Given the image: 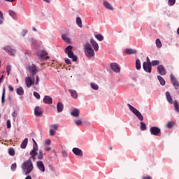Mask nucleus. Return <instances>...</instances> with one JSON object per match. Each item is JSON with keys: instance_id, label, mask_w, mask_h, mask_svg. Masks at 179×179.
<instances>
[{"instance_id": "f257e3e1", "label": "nucleus", "mask_w": 179, "mask_h": 179, "mask_svg": "<svg viewBox=\"0 0 179 179\" xmlns=\"http://www.w3.org/2000/svg\"><path fill=\"white\" fill-rule=\"evenodd\" d=\"M23 171H25V176H29L34 167L33 166V162L29 158L28 160L23 162L22 165Z\"/></svg>"}, {"instance_id": "f03ea898", "label": "nucleus", "mask_w": 179, "mask_h": 179, "mask_svg": "<svg viewBox=\"0 0 179 179\" xmlns=\"http://www.w3.org/2000/svg\"><path fill=\"white\" fill-rule=\"evenodd\" d=\"M72 48H73L72 45H69L65 48L64 51L66 54H67L69 58H71L73 62H76V61H78V56L73 54V52H72Z\"/></svg>"}, {"instance_id": "7ed1b4c3", "label": "nucleus", "mask_w": 179, "mask_h": 179, "mask_svg": "<svg viewBox=\"0 0 179 179\" xmlns=\"http://www.w3.org/2000/svg\"><path fill=\"white\" fill-rule=\"evenodd\" d=\"M84 48H85V55L87 57H94V50H93V48H92V45H90V43H87L84 45Z\"/></svg>"}, {"instance_id": "20e7f679", "label": "nucleus", "mask_w": 179, "mask_h": 179, "mask_svg": "<svg viewBox=\"0 0 179 179\" xmlns=\"http://www.w3.org/2000/svg\"><path fill=\"white\" fill-rule=\"evenodd\" d=\"M127 107L129 108L130 111H132L133 114L138 118L139 121H142L143 120V115H142V113H141L139 110L134 108V106L129 103L127 104Z\"/></svg>"}, {"instance_id": "39448f33", "label": "nucleus", "mask_w": 179, "mask_h": 179, "mask_svg": "<svg viewBox=\"0 0 179 179\" xmlns=\"http://www.w3.org/2000/svg\"><path fill=\"white\" fill-rule=\"evenodd\" d=\"M150 132L151 135H154L155 136H159V135H161L162 134V131L160 130V128L157 127H150Z\"/></svg>"}, {"instance_id": "423d86ee", "label": "nucleus", "mask_w": 179, "mask_h": 179, "mask_svg": "<svg viewBox=\"0 0 179 179\" xmlns=\"http://www.w3.org/2000/svg\"><path fill=\"white\" fill-rule=\"evenodd\" d=\"M27 69L30 72V73H31L32 76H34V75L38 72V69L34 64L28 65Z\"/></svg>"}, {"instance_id": "0eeeda50", "label": "nucleus", "mask_w": 179, "mask_h": 179, "mask_svg": "<svg viewBox=\"0 0 179 179\" xmlns=\"http://www.w3.org/2000/svg\"><path fill=\"white\" fill-rule=\"evenodd\" d=\"M25 83L27 87H31L32 85H34V76L32 77L28 76L25 78Z\"/></svg>"}, {"instance_id": "6e6552de", "label": "nucleus", "mask_w": 179, "mask_h": 179, "mask_svg": "<svg viewBox=\"0 0 179 179\" xmlns=\"http://www.w3.org/2000/svg\"><path fill=\"white\" fill-rule=\"evenodd\" d=\"M4 51L7 52L9 55L15 56L16 54V50L12 48V47L7 45L3 48Z\"/></svg>"}, {"instance_id": "1a4fd4ad", "label": "nucleus", "mask_w": 179, "mask_h": 179, "mask_svg": "<svg viewBox=\"0 0 179 179\" xmlns=\"http://www.w3.org/2000/svg\"><path fill=\"white\" fill-rule=\"evenodd\" d=\"M170 79H171V81L172 83V85H173V87L175 89H176V90L178 89V87H179V83L177 80V78H176V77L174 76V75L171 74L170 75Z\"/></svg>"}, {"instance_id": "9d476101", "label": "nucleus", "mask_w": 179, "mask_h": 179, "mask_svg": "<svg viewBox=\"0 0 179 179\" xmlns=\"http://www.w3.org/2000/svg\"><path fill=\"white\" fill-rule=\"evenodd\" d=\"M110 69L113 72H116V73H118V72H120L121 71V67H120V65L117 63H111Z\"/></svg>"}, {"instance_id": "9b49d317", "label": "nucleus", "mask_w": 179, "mask_h": 179, "mask_svg": "<svg viewBox=\"0 0 179 179\" xmlns=\"http://www.w3.org/2000/svg\"><path fill=\"white\" fill-rule=\"evenodd\" d=\"M157 72L159 75L162 76H164L166 73H167V71H166V69L164 68V66L163 65H158L157 68Z\"/></svg>"}, {"instance_id": "f8f14e48", "label": "nucleus", "mask_w": 179, "mask_h": 179, "mask_svg": "<svg viewBox=\"0 0 179 179\" xmlns=\"http://www.w3.org/2000/svg\"><path fill=\"white\" fill-rule=\"evenodd\" d=\"M143 68L148 73H152V64H148L146 62L143 64Z\"/></svg>"}, {"instance_id": "ddd939ff", "label": "nucleus", "mask_w": 179, "mask_h": 179, "mask_svg": "<svg viewBox=\"0 0 179 179\" xmlns=\"http://www.w3.org/2000/svg\"><path fill=\"white\" fill-rule=\"evenodd\" d=\"M38 151V148H33L31 150V151L30 152L29 155H30V157L29 159L31 160V159H33V160H36V156H37L38 153L37 152Z\"/></svg>"}, {"instance_id": "4468645a", "label": "nucleus", "mask_w": 179, "mask_h": 179, "mask_svg": "<svg viewBox=\"0 0 179 179\" xmlns=\"http://www.w3.org/2000/svg\"><path fill=\"white\" fill-rule=\"evenodd\" d=\"M34 114L37 117H41L43 115V108L40 106H36L34 108Z\"/></svg>"}, {"instance_id": "2eb2a0df", "label": "nucleus", "mask_w": 179, "mask_h": 179, "mask_svg": "<svg viewBox=\"0 0 179 179\" xmlns=\"http://www.w3.org/2000/svg\"><path fill=\"white\" fill-rule=\"evenodd\" d=\"M72 152L74 153V155H76V156H80V157L83 156V151L78 148H73Z\"/></svg>"}, {"instance_id": "dca6fc26", "label": "nucleus", "mask_w": 179, "mask_h": 179, "mask_svg": "<svg viewBox=\"0 0 179 179\" xmlns=\"http://www.w3.org/2000/svg\"><path fill=\"white\" fill-rule=\"evenodd\" d=\"M36 166L40 171H42L43 173L45 171V166H44V163H43V161H38L36 162Z\"/></svg>"}, {"instance_id": "f3484780", "label": "nucleus", "mask_w": 179, "mask_h": 179, "mask_svg": "<svg viewBox=\"0 0 179 179\" xmlns=\"http://www.w3.org/2000/svg\"><path fill=\"white\" fill-rule=\"evenodd\" d=\"M39 57L41 58V59H48V53L44 50H41L39 52Z\"/></svg>"}, {"instance_id": "a211bd4d", "label": "nucleus", "mask_w": 179, "mask_h": 179, "mask_svg": "<svg viewBox=\"0 0 179 179\" xmlns=\"http://www.w3.org/2000/svg\"><path fill=\"white\" fill-rule=\"evenodd\" d=\"M43 103H45V104H52V98L50 96H45Z\"/></svg>"}, {"instance_id": "6ab92c4d", "label": "nucleus", "mask_w": 179, "mask_h": 179, "mask_svg": "<svg viewBox=\"0 0 179 179\" xmlns=\"http://www.w3.org/2000/svg\"><path fill=\"white\" fill-rule=\"evenodd\" d=\"M90 43L92 45L94 51H99V44L97 43V42H96V41H94V39L91 38Z\"/></svg>"}, {"instance_id": "aec40b11", "label": "nucleus", "mask_w": 179, "mask_h": 179, "mask_svg": "<svg viewBox=\"0 0 179 179\" xmlns=\"http://www.w3.org/2000/svg\"><path fill=\"white\" fill-rule=\"evenodd\" d=\"M125 52L128 55H134V54H136V52H138V50H136L135 49L127 48L125 50Z\"/></svg>"}, {"instance_id": "412c9836", "label": "nucleus", "mask_w": 179, "mask_h": 179, "mask_svg": "<svg viewBox=\"0 0 179 179\" xmlns=\"http://www.w3.org/2000/svg\"><path fill=\"white\" fill-rule=\"evenodd\" d=\"M57 113H62L64 111V104L61 102H58L57 104Z\"/></svg>"}, {"instance_id": "4be33fe9", "label": "nucleus", "mask_w": 179, "mask_h": 179, "mask_svg": "<svg viewBox=\"0 0 179 179\" xmlns=\"http://www.w3.org/2000/svg\"><path fill=\"white\" fill-rule=\"evenodd\" d=\"M103 6L106 8V9H109L110 10H114V8H113V6L108 1H103Z\"/></svg>"}, {"instance_id": "5701e85b", "label": "nucleus", "mask_w": 179, "mask_h": 179, "mask_svg": "<svg viewBox=\"0 0 179 179\" xmlns=\"http://www.w3.org/2000/svg\"><path fill=\"white\" fill-rule=\"evenodd\" d=\"M166 100L169 103V104H173V97H171V95L169 92H166Z\"/></svg>"}, {"instance_id": "b1692460", "label": "nucleus", "mask_w": 179, "mask_h": 179, "mask_svg": "<svg viewBox=\"0 0 179 179\" xmlns=\"http://www.w3.org/2000/svg\"><path fill=\"white\" fill-rule=\"evenodd\" d=\"M29 142V138H26L22 142L20 148L21 149H26V146H27V143Z\"/></svg>"}, {"instance_id": "393cba45", "label": "nucleus", "mask_w": 179, "mask_h": 179, "mask_svg": "<svg viewBox=\"0 0 179 179\" xmlns=\"http://www.w3.org/2000/svg\"><path fill=\"white\" fill-rule=\"evenodd\" d=\"M69 93H71V97L73 99H78V93L74 90H69Z\"/></svg>"}, {"instance_id": "a878e982", "label": "nucleus", "mask_w": 179, "mask_h": 179, "mask_svg": "<svg viewBox=\"0 0 179 179\" xmlns=\"http://www.w3.org/2000/svg\"><path fill=\"white\" fill-rule=\"evenodd\" d=\"M16 92L17 94H18L19 96H23V94H24V91L23 90V87H22L17 88Z\"/></svg>"}, {"instance_id": "bb28decb", "label": "nucleus", "mask_w": 179, "mask_h": 179, "mask_svg": "<svg viewBox=\"0 0 179 179\" xmlns=\"http://www.w3.org/2000/svg\"><path fill=\"white\" fill-rule=\"evenodd\" d=\"M71 115L73 117H79V109L75 108L73 110V111L71 113Z\"/></svg>"}, {"instance_id": "cd10ccee", "label": "nucleus", "mask_w": 179, "mask_h": 179, "mask_svg": "<svg viewBox=\"0 0 179 179\" xmlns=\"http://www.w3.org/2000/svg\"><path fill=\"white\" fill-rule=\"evenodd\" d=\"M157 79L159 81L160 85H162V86H164V85H166V80H164V78H163V77H162L161 76H158Z\"/></svg>"}, {"instance_id": "c85d7f7f", "label": "nucleus", "mask_w": 179, "mask_h": 179, "mask_svg": "<svg viewBox=\"0 0 179 179\" xmlns=\"http://www.w3.org/2000/svg\"><path fill=\"white\" fill-rule=\"evenodd\" d=\"M76 24H78V27H80V29L83 27V26L82 25V19L80 18V17H78L76 18Z\"/></svg>"}, {"instance_id": "c756f323", "label": "nucleus", "mask_w": 179, "mask_h": 179, "mask_svg": "<svg viewBox=\"0 0 179 179\" xmlns=\"http://www.w3.org/2000/svg\"><path fill=\"white\" fill-rule=\"evenodd\" d=\"M62 38L64 41H66V43H68L69 44L71 43V38H69L66 34L62 35Z\"/></svg>"}, {"instance_id": "7c9ffc66", "label": "nucleus", "mask_w": 179, "mask_h": 179, "mask_svg": "<svg viewBox=\"0 0 179 179\" xmlns=\"http://www.w3.org/2000/svg\"><path fill=\"white\" fill-rule=\"evenodd\" d=\"M38 155V160H43L44 155L43 154V150H39Z\"/></svg>"}, {"instance_id": "2f4dec72", "label": "nucleus", "mask_w": 179, "mask_h": 179, "mask_svg": "<svg viewBox=\"0 0 179 179\" xmlns=\"http://www.w3.org/2000/svg\"><path fill=\"white\" fill-rule=\"evenodd\" d=\"M8 13H9L10 16H11V17H13V19H16V17H17L16 13H15V11H13L12 10H10L8 11Z\"/></svg>"}, {"instance_id": "473e14b6", "label": "nucleus", "mask_w": 179, "mask_h": 179, "mask_svg": "<svg viewBox=\"0 0 179 179\" xmlns=\"http://www.w3.org/2000/svg\"><path fill=\"white\" fill-rule=\"evenodd\" d=\"M140 124H141L140 128L141 131H146V129H148V127H146V124H145V122H141Z\"/></svg>"}, {"instance_id": "72a5a7b5", "label": "nucleus", "mask_w": 179, "mask_h": 179, "mask_svg": "<svg viewBox=\"0 0 179 179\" xmlns=\"http://www.w3.org/2000/svg\"><path fill=\"white\" fill-rule=\"evenodd\" d=\"M173 106H174L176 111L179 113V103H178V101L175 100Z\"/></svg>"}, {"instance_id": "f704fd0d", "label": "nucleus", "mask_w": 179, "mask_h": 179, "mask_svg": "<svg viewBox=\"0 0 179 179\" xmlns=\"http://www.w3.org/2000/svg\"><path fill=\"white\" fill-rule=\"evenodd\" d=\"M136 68L138 71H139V69H141V60L139 59H137L136 60Z\"/></svg>"}, {"instance_id": "c9c22d12", "label": "nucleus", "mask_w": 179, "mask_h": 179, "mask_svg": "<svg viewBox=\"0 0 179 179\" xmlns=\"http://www.w3.org/2000/svg\"><path fill=\"white\" fill-rule=\"evenodd\" d=\"M95 37L96 38H97V40H99V41H103V40H104V36H103L101 34H98L95 35Z\"/></svg>"}, {"instance_id": "e433bc0d", "label": "nucleus", "mask_w": 179, "mask_h": 179, "mask_svg": "<svg viewBox=\"0 0 179 179\" xmlns=\"http://www.w3.org/2000/svg\"><path fill=\"white\" fill-rule=\"evenodd\" d=\"M160 64V61L159 60H153L151 62V67L152 66H157V65H159Z\"/></svg>"}, {"instance_id": "4c0bfd02", "label": "nucleus", "mask_w": 179, "mask_h": 179, "mask_svg": "<svg viewBox=\"0 0 179 179\" xmlns=\"http://www.w3.org/2000/svg\"><path fill=\"white\" fill-rule=\"evenodd\" d=\"M91 87L94 90H99V85H97L96 83H91Z\"/></svg>"}, {"instance_id": "58836bf2", "label": "nucleus", "mask_w": 179, "mask_h": 179, "mask_svg": "<svg viewBox=\"0 0 179 179\" xmlns=\"http://www.w3.org/2000/svg\"><path fill=\"white\" fill-rule=\"evenodd\" d=\"M156 46L157 48H162V41H160V39H157L155 41Z\"/></svg>"}, {"instance_id": "ea45409f", "label": "nucleus", "mask_w": 179, "mask_h": 179, "mask_svg": "<svg viewBox=\"0 0 179 179\" xmlns=\"http://www.w3.org/2000/svg\"><path fill=\"white\" fill-rule=\"evenodd\" d=\"M1 103L3 104L5 103V86L3 87V94L1 96Z\"/></svg>"}, {"instance_id": "a19ab883", "label": "nucleus", "mask_w": 179, "mask_h": 179, "mask_svg": "<svg viewBox=\"0 0 179 179\" xmlns=\"http://www.w3.org/2000/svg\"><path fill=\"white\" fill-rule=\"evenodd\" d=\"M7 75L9 76V73H10V71H12V66L8 64L6 66Z\"/></svg>"}, {"instance_id": "79ce46f5", "label": "nucleus", "mask_w": 179, "mask_h": 179, "mask_svg": "<svg viewBox=\"0 0 179 179\" xmlns=\"http://www.w3.org/2000/svg\"><path fill=\"white\" fill-rule=\"evenodd\" d=\"M8 154L10 155V156H15V149L9 148L8 149Z\"/></svg>"}, {"instance_id": "37998d69", "label": "nucleus", "mask_w": 179, "mask_h": 179, "mask_svg": "<svg viewBox=\"0 0 179 179\" xmlns=\"http://www.w3.org/2000/svg\"><path fill=\"white\" fill-rule=\"evenodd\" d=\"M167 128H173L174 127V122H169L166 124Z\"/></svg>"}, {"instance_id": "c03bdc74", "label": "nucleus", "mask_w": 179, "mask_h": 179, "mask_svg": "<svg viewBox=\"0 0 179 179\" xmlns=\"http://www.w3.org/2000/svg\"><path fill=\"white\" fill-rule=\"evenodd\" d=\"M75 124H76V125H77V127H79V126L82 125V124H83V122L81 120H78L75 122Z\"/></svg>"}, {"instance_id": "a18cd8bd", "label": "nucleus", "mask_w": 179, "mask_h": 179, "mask_svg": "<svg viewBox=\"0 0 179 179\" xmlns=\"http://www.w3.org/2000/svg\"><path fill=\"white\" fill-rule=\"evenodd\" d=\"M32 141L34 143L33 148L38 149V145H37V142H36V140H34V138H33Z\"/></svg>"}, {"instance_id": "49530a36", "label": "nucleus", "mask_w": 179, "mask_h": 179, "mask_svg": "<svg viewBox=\"0 0 179 179\" xmlns=\"http://www.w3.org/2000/svg\"><path fill=\"white\" fill-rule=\"evenodd\" d=\"M34 97H36V99H37L38 100H40V94H38V92H34Z\"/></svg>"}, {"instance_id": "de8ad7c7", "label": "nucleus", "mask_w": 179, "mask_h": 179, "mask_svg": "<svg viewBox=\"0 0 179 179\" xmlns=\"http://www.w3.org/2000/svg\"><path fill=\"white\" fill-rule=\"evenodd\" d=\"M49 134H50V136H54V135H55V130L50 129Z\"/></svg>"}, {"instance_id": "09e8293b", "label": "nucleus", "mask_w": 179, "mask_h": 179, "mask_svg": "<svg viewBox=\"0 0 179 179\" xmlns=\"http://www.w3.org/2000/svg\"><path fill=\"white\" fill-rule=\"evenodd\" d=\"M17 167V166L16 165V163H14L11 165V170L13 171H15V170H16V168Z\"/></svg>"}, {"instance_id": "8fccbe9b", "label": "nucleus", "mask_w": 179, "mask_h": 179, "mask_svg": "<svg viewBox=\"0 0 179 179\" xmlns=\"http://www.w3.org/2000/svg\"><path fill=\"white\" fill-rule=\"evenodd\" d=\"M52 128L55 131H57L58 129V124H52L50 126V129Z\"/></svg>"}, {"instance_id": "3c124183", "label": "nucleus", "mask_w": 179, "mask_h": 179, "mask_svg": "<svg viewBox=\"0 0 179 179\" xmlns=\"http://www.w3.org/2000/svg\"><path fill=\"white\" fill-rule=\"evenodd\" d=\"M174 3H176V0H169V5L170 6H173V5H174Z\"/></svg>"}, {"instance_id": "603ef678", "label": "nucleus", "mask_w": 179, "mask_h": 179, "mask_svg": "<svg viewBox=\"0 0 179 179\" xmlns=\"http://www.w3.org/2000/svg\"><path fill=\"white\" fill-rule=\"evenodd\" d=\"M12 127V123L10 122V120H7V128L9 129Z\"/></svg>"}, {"instance_id": "864d4df0", "label": "nucleus", "mask_w": 179, "mask_h": 179, "mask_svg": "<svg viewBox=\"0 0 179 179\" xmlns=\"http://www.w3.org/2000/svg\"><path fill=\"white\" fill-rule=\"evenodd\" d=\"M27 32H28L27 30L24 29V30L22 31V32L21 33V36H22V37H24V36H26V34H27Z\"/></svg>"}, {"instance_id": "5fc2aeb1", "label": "nucleus", "mask_w": 179, "mask_h": 179, "mask_svg": "<svg viewBox=\"0 0 179 179\" xmlns=\"http://www.w3.org/2000/svg\"><path fill=\"white\" fill-rule=\"evenodd\" d=\"M65 62L67 64V65H71V64H72V62H71V59H66Z\"/></svg>"}, {"instance_id": "6e6d98bb", "label": "nucleus", "mask_w": 179, "mask_h": 179, "mask_svg": "<svg viewBox=\"0 0 179 179\" xmlns=\"http://www.w3.org/2000/svg\"><path fill=\"white\" fill-rule=\"evenodd\" d=\"M146 59H147V62H145L146 64H150V65H152V62H150V59H149V57H146Z\"/></svg>"}, {"instance_id": "4d7b16f0", "label": "nucleus", "mask_w": 179, "mask_h": 179, "mask_svg": "<svg viewBox=\"0 0 179 179\" xmlns=\"http://www.w3.org/2000/svg\"><path fill=\"white\" fill-rule=\"evenodd\" d=\"M38 82H40V78L38 77V76H36L35 85H38Z\"/></svg>"}, {"instance_id": "13d9d810", "label": "nucleus", "mask_w": 179, "mask_h": 179, "mask_svg": "<svg viewBox=\"0 0 179 179\" xmlns=\"http://www.w3.org/2000/svg\"><path fill=\"white\" fill-rule=\"evenodd\" d=\"M45 145H51V140H50V139L46 140Z\"/></svg>"}, {"instance_id": "bf43d9fd", "label": "nucleus", "mask_w": 179, "mask_h": 179, "mask_svg": "<svg viewBox=\"0 0 179 179\" xmlns=\"http://www.w3.org/2000/svg\"><path fill=\"white\" fill-rule=\"evenodd\" d=\"M8 89L10 92H13L14 90L13 87H12V85H8Z\"/></svg>"}, {"instance_id": "052dcab7", "label": "nucleus", "mask_w": 179, "mask_h": 179, "mask_svg": "<svg viewBox=\"0 0 179 179\" xmlns=\"http://www.w3.org/2000/svg\"><path fill=\"white\" fill-rule=\"evenodd\" d=\"M62 154L64 157H66V156H68V154L66 152V151H62Z\"/></svg>"}, {"instance_id": "680f3d73", "label": "nucleus", "mask_w": 179, "mask_h": 179, "mask_svg": "<svg viewBox=\"0 0 179 179\" xmlns=\"http://www.w3.org/2000/svg\"><path fill=\"white\" fill-rule=\"evenodd\" d=\"M0 19H2V20H3V14L2 13V11H0Z\"/></svg>"}, {"instance_id": "e2e57ef3", "label": "nucleus", "mask_w": 179, "mask_h": 179, "mask_svg": "<svg viewBox=\"0 0 179 179\" xmlns=\"http://www.w3.org/2000/svg\"><path fill=\"white\" fill-rule=\"evenodd\" d=\"M45 150L46 152H50V150H51V148H50V147L45 148Z\"/></svg>"}, {"instance_id": "0e129e2a", "label": "nucleus", "mask_w": 179, "mask_h": 179, "mask_svg": "<svg viewBox=\"0 0 179 179\" xmlns=\"http://www.w3.org/2000/svg\"><path fill=\"white\" fill-rule=\"evenodd\" d=\"M143 179H152V177L148 176L143 177Z\"/></svg>"}, {"instance_id": "69168bd1", "label": "nucleus", "mask_w": 179, "mask_h": 179, "mask_svg": "<svg viewBox=\"0 0 179 179\" xmlns=\"http://www.w3.org/2000/svg\"><path fill=\"white\" fill-rule=\"evenodd\" d=\"M12 117H13V118H16V113L13 112L12 113Z\"/></svg>"}, {"instance_id": "338daca9", "label": "nucleus", "mask_w": 179, "mask_h": 179, "mask_svg": "<svg viewBox=\"0 0 179 179\" xmlns=\"http://www.w3.org/2000/svg\"><path fill=\"white\" fill-rule=\"evenodd\" d=\"M2 80H3V75L0 78V83H2Z\"/></svg>"}, {"instance_id": "774afa93", "label": "nucleus", "mask_w": 179, "mask_h": 179, "mask_svg": "<svg viewBox=\"0 0 179 179\" xmlns=\"http://www.w3.org/2000/svg\"><path fill=\"white\" fill-rule=\"evenodd\" d=\"M44 2H46L47 3H50L51 2V0H43Z\"/></svg>"}]
</instances>
